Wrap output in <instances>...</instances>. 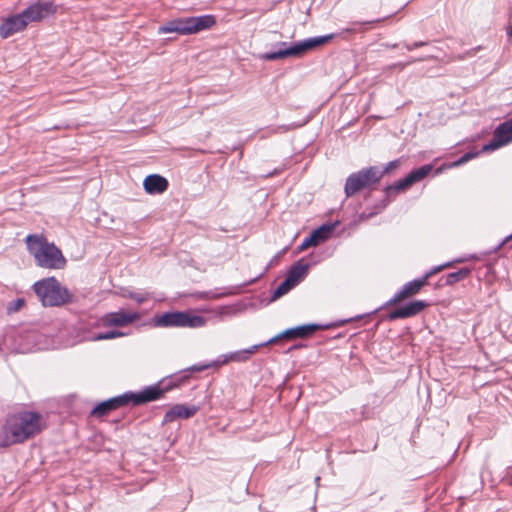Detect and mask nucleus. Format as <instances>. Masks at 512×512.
I'll return each instance as SVG.
<instances>
[{
	"label": "nucleus",
	"instance_id": "nucleus-1",
	"mask_svg": "<svg viewBox=\"0 0 512 512\" xmlns=\"http://www.w3.org/2000/svg\"><path fill=\"white\" fill-rule=\"evenodd\" d=\"M57 12V6L51 1H37L21 13L3 19L0 24V37L7 39L12 35L24 31L31 22H40Z\"/></svg>",
	"mask_w": 512,
	"mask_h": 512
},
{
	"label": "nucleus",
	"instance_id": "nucleus-2",
	"mask_svg": "<svg viewBox=\"0 0 512 512\" xmlns=\"http://www.w3.org/2000/svg\"><path fill=\"white\" fill-rule=\"evenodd\" d=\"M40 419L39 413L30 411L10 415L3 427L5 436L0 445L6 447L33 437L40 432Z\"/></svg>",
	"mask_w": 512,
	"mask_h": 512
},
{
	"label": "nucleus",
	"instance_id": "nucleus-3",
	"mask_svg": "<svg viewBox=\"0 0 512 512\" xmlns=\"http://www.w3.org/2000/svg\"><path fill=\"white\" fill-rule=\"evenodd\" d=\"M26 244L38 266L48 269H62L66 265V259L61 250L53 243H48L43 237L29 234L26 237Z\"/></svg>",
	"mask_w": 512,
	"mask_h": 512
},
{
	"label": "nucleus",
	"instance_id": "nucleus-4",
	"mask_svg": "<svg viewBox=\"0 0 512 512\" xmlns=\"http://www.w3.org/2000/svg\"><path fill=\"white\" fill-rule=\"evenodd\" d=\"M335 36L336 34L331 33L323 36L307 38L290 44L287 42H278L275 45V47H277L276 51L265 52L260 55V59L265 61H276L289 57H301L306 52L327 44L330 40L335 38Z\"/></svg>",
	"mask_w": 512,
	"mask_h": 512
},
{
	"label": "nucleus",
	"instance_id": "nucleus-5",
	"mask_svg": "<svg viewBox=\"0 0 512 512\" xmlns=\"http://www.w3.org/2000/svg\"><path fill=\"white\" fill-rule=\"evenodd\" d=\"M33 288L43 306L56 307L73 301V295L54 277L35 282Z\"/></svg>",
	"mask_w": 512,
	"mask_h": 512
},
{
	"label": "nucleus",
	"instance_id": "nucleus-6",
	"mask_svg": "<svg viewBox=\"0 0 512 512\" xmlns=\"http://www.w3.org/2000/svg\"><path fill=\"white\" fill-rule=\"evenodd\" d=\"M216 23L213 15L181 17L168 21L159 26V34L177 33L179 35H192L210 29Z\"/></svg>",
	"mask_w": 512,
	"mask_h": 512
},
{
	"label": "nucleus",
	"instance_id": "nucleus-7",
	"mask_svg": "<svg viewBox=\"0 0 512 512\" xmlns=\"http://www.w3.org/2000/svg\"><path fill=\"white\" fill-rule=\"evenodd\" d=\"M189 379V375H181L177 377H171L169 381L162 380L157 384L150 385L144 387L139 392H127V397L129 404L133 406H139L142 404H146L148 402H152L158 400L163 397V395L171 391L172 389L179 387L182 383L186 382Z\"/></svg>",
	"mask_w": 512,
	"mask_h": 512
},
{
	"label": "nucleus",
	"instance_id": "nucleus-8",
	"mask_svg": "<svg viewBox=\"0 0 512 512\" xmlns=\"http://www.w3.org/2000/svg\"><path fill=\"white\" fill-rule=\"evenodd\" d=\"M153 322L156 327L201 328L207 324V319L191 311H169L156 315Z\"/></svg>",
	"mask_w": 512,
	"mask_h": 512
},
{
	"label": "nucleus",
	"instance_id": "nucleus-9",
	"mask_svg": "<svg viewBox=\"0 0 512 512\" xmlns=\"http://www.w3.org/2000/svg\"><path fill=\"white\" fill-rule=\"evenodd\" d=\"M382 179V172L378 166L363 168L351 173L345 182L344 192L347 198L354 196L362 190L377 184Z\"/></svg>",
	"mask_w": 512,
	"mask_h": 512
},
{
	"label": "nucleus",
	"instance_id": "nucleus-10",
	"mask_svg": "<svg viewBox=\"0 0 512 512\" xmlns=\"http://www.w3.org/2000/svg\"><path fill=\"white\" fill-rule=\"evenodd\" d=\"M432 169L433 166L431 164L422 165L410 171L404 178L386 186L384 189L385 197L381 201L380 209L386 208V206L391 202V197L399 192L408 190L413 184L424 179Z\"/></svg>",
	"mask_w": 512,
	"mask_h": 512
},
{
	"label": "nucleus",
	"instance_id": "nucleus-11",
	"mask_svg": "<svg viewBox=\"0 0 512 512\" xmlns=\"http://www.w3.org/2000/svg\"><path fill=\"white\" fill-rule=\"evenodd\" d=\"M265 342L256 344L251 346L250 348L231 352L229 354H223L218 357L217 360L213 361L212 363L206 364V365H193L187 371L191 372H200L203 370H206L211 367H220L224 364H227L228 362H246L249 360L250 356L253 355L255 352L258 351L260 347H264Z\"/></svg>",
	"mask_w": 512,
	"mask_h": 512
},
{
	"label": "nucleus",
	"instance_id": "nucleus-12",
	"mask_svg": "<svg viewBox=\"0 0 512 512\" xmlns=\"http://www.w3.org/2000/svg\"><path fill=\"white\" fill-rule=\"evenodd\" d=\"M331 325L321 326L318 324H305L297 327L286 329L278 335L265 341V345H271L279 342L280 340H294L298 338H306L313 335L317 330L328 329Z\"/></svg>",
	"mask_w": 512,
	"mask_h": 512
},
{
	"label": "nucleus",
	"instance_id": "nucleus-13",
	"mask_svg": "<svg viewBox=\"0 0 512 512\" xmlns=\"http://www.w3.org/2000/svg\"><path fill=\"white\" fill-rule=\"evenodd\" d=\"M512 141V118L499 124L494 130L492 140L483 146V151H493Z\"/></svg>",
	"mask_w": 512,
	"mask_h": 512
},
{
	"label": "nucleus",
	"instance_id": "nucleus-14",
	"mask_svg": "<svg viewBox=\"0 0 512 512\" xmlns=\"http://www.w3.org/2000/svg\"><path fill=\"white\" fill-rule=\"evenodd\" d=\"M428 306L429 303L424 300H413L390 311L387 314L386 319L389 321H395L397 319L410 318L418 315Z\"/></svg>",
	"mask_w": 512,
	"mask_h": 512
},
{
	"label": "nucleus",
	"instance_id": "nucleus-15",
	"mask_svg": "<svg viewBox=\"0 0 512 512\" xmlns=\"http://www.w3.org/2000/svg\"><path fill=\"white\" fill-rule=\"evenodd\" d=\"M425 280L417 278L404 284L401 289L389 299L382 308L387 306H393L407 298H410L420 292V290L426 286Z\"/></svg>",
	"mask_w": 512,
	"mask_h": 512
},
{
	"label": "nucleus",
	"instance_id": "nucleus-16",
	"mask_svg": "<svg viewBox=\"0 0 512 512\" xmlns=\"http://www.w3.org/2000/svg\"><path fill=\"white\" fill-rule=\"evenodd\" d=\"M129 405L127 392L98 403L90 412L91 416L101 418L120 407Z\"/></svg>",
	"mask_w": 512,
	"mask_h": 512
},
{
	"label": "nucleus",
	"instance_id": "nucleus-17",
	"mask_svg": "<svg viewBox=\"0 0 512 512\" xmlns=\"http://www.w3.org/2000/svg\"><path fill=\"white\" fill-rule=\"evenodd\" d=\"M334 228L335 224H323L320 227L314 229L310 235L303 240L299 246V250L303 251L309 247H315L325 242L331 237Z\"/></svg>",
	"mask_w": 512,
	"mask_h": 512
},
{
	"label": "nucleus",
	"instance_id": "nucleus-18",
	"mask_svg": "<svg viewBox=\"0 0 512 512\" xmlns=\"http://www.w3.org/2000/svg\"><path fill=\"white\" fill-rule=\"evenodd\" d=\"M139 318L140 315L137 312H126L124 310H119L116 312L106 313L102 317V323L106 327H124L133 323Z\"/></svg>",
	"mask_w": 512,
	"mask_h": 512
},
{
	"label": "nucleus",
	"instance_id": "nucleus-19",
	"mask_svg": "<svg viewBox=\"0 0 512 512\" xmlns=\"http://www.w3.org/2000/svg\"><path fill=\"white\" fill-rule=\"evenodd\" d=\"M198 411L195 405L175 404L164 415L163 424L171 423L178 418L189 419Z\"/></svg>",
	"mask_w": 512,
	"mask_h": 512
},
{
	"label": "nucleus",
	"instance_id": "nucleus-20",
	"mask_svg": "<svg viewBox=\"0 0 512 512\" xmlns=\"http://www.w3.org/2000/svg\"><path fill=\"white\" fill-rule=\"evenodd\" d=\"M168 186V180L159 174L148 175L143 181V188L145 192L151 195L165 192Z\"/></svg>",
	"mask_w": 512,
	"mask_h": 512
},
{
	"label": "nucleus",
	"instance_id": "nucleus-21",
	"mask_svg": "<svg viewBox=\"0 0 512 512\" xmlns=\"http://www.w3.org/2000/svg\"><path fill=\"white\" fill-rule=\"evenodd\" d=\"M308 268L309 264L303 263L302 260H299L289 268L286 278L295 287L305 278Z\"/></svg>",
	"mask_w": 512,
	"mask_h": 512
},
{
	"label": "nucleus",
	"instance_id": "nucleus-22",
	"mask_svg": "<svg viewBox=\"0 0 512 512\" xmlns=\"http://www.w3.org/2000/svg\"><path fill=\"white\" fill-rule=\"evenodd\" d=\"M471 274L468 267L460 268L458 271L451 272L446 275L445 285H454L455 283L466 279Z\"/></svg>",
	"mask_w": 512,
	"mask_h": 512
},
{
	"label": "nucleus",
	"instance_id": "nucleus-23",
	"mask_svg": "<svg viewBox=\"0 0 512 512\" xmlns=\"http://www.w3.org/2000/svg\"><path fill=\"white\" fill-rule=\"evenodd\" d=\"M384 19L385 18H382V19L379 18V19H374V20H369V21H355V22H352L349 27L343 29L341 33L361 32V31H364L367 26L375 24V23H379Z\"/></svg>",
	"mask_w": 512,
	"mask_h": 512
},
{
	"label": "nucleus",
	"instance_id": "nucleus-24",
	"mask_svg": "<svg viewBox=\"0 0 512 512\" xmlns=\"http://www.w3.org/2000/svg\"><path fill=\"white\" fill-rule=\"evenodd\" d=\"M294 288V285L285 277V279L277 286V288L273 291L271 300L275 301L285 294H287L290 290Z\"/></svg>",
	"mask_w": 512,
	"mask_h": 512
},
{
	"label": "nucleus",
	"instance_id": "nucleus-25",
	"mask_svg": "<svg viewBox=\"0 0 512 512\" xmlns=\"http://www.w3.org/2000/svg\"><path fill=\"white\" fill-rule=\"evenodd\" d=\"M124 335L125 334L123 332H120L118 330H111V331L101 332V333H97V334L93 335L92 340L93 341L110 340V339H114L117 337H122Z\"/></svg>",
	"mask_w": 512,
	"mask_h": 512
},
{
	"label": "nucleus",
	"instance_id": "nucleus-26",
	"mask_svg": "<svg viewBox=\"0 0 512 512\" xmlns=\"http://www.w3.org/2000/svg\"><path fill=\"white\" fill-rule=\"evenodd\" d=\"M452 266L451 262L444 263L442 265L434 266L429 271H427L421 278L425 280V283L428 284V280L435 274L441 272L443 269Z\"/></svg>",
	"mask_w": 512,
	"mask_h": 512
},
{
	"label": "nucleus",
	"instance_id": "nucleus-27",
	"mask_svg": "<svg viewBox=\"0 0 512 512\" xmlns=\"http://www.w3.org/2000/svg\"><path fill=\"white\" fill-rule=\"evenodd\" d=\"M127 297L142 304L150 298V294L148 292H129Z\"/></svg>",
	"mask_w": 512,
	"mask_h": 512
},
{
	"label": "nucleus",
	"instance_id": "nucleus-28",
	"mask_svg": "<svg viewBox=\"0 0 512 512\" xmlns=\"http://www.w3.org/2000/svg\"><path fill=\"white\" fill-rule=\"evenodd\" d=\"M478 154H479V152L468 151V152L464 153L459 159H457L453 163V166L463 165L466 162H468V161L472 160L473 158L477 157Z\"/></svg>",
	"mask_w": 512,
	"mask_h": 512
},
{
	"label": "nucleus",
	"instance_id": "nucleus-29",
	"mask_svg": "<svg viewBox=\"0 0 512 512\" xmlns=\"http://www.w3.org/2000/svg\"><path fill=\"white\" fill-rule=\"evenodd\" d=\"M25 305V301L23 298H17L16 300L11 301L7 306L8 313H14L19 311Z\"/></svg>",
	"mask_w": 512,
	"mask_h": 512
},
{
	"label": "nucleus",
	"instance_id": "nucleus-30",
	"mask_svg": "<svg viewBox=\"0 0 512 512\" xmlns=\"http://www.w3.org/2000/svg\"><path fill=\"white\" fill-rule=\"evenodd\" d=\"M508 247L512 249V233L506 236L493 250V252H498L502 247Z\"/></svg>",
	"mask_w": 512,
	"mask_h": 512
},
{
	"label": "nucleus",
	"instance_id": "nucleus-31",
	"mask_svg": "<svg viewBox=\"0 0 512 512\" xmlns=\"http://www.w3.org/2000/svg\"><path fill=\"white\" fill-rule=\"evenodd\" d=\"M428 45V42L427 41H416L412 44H409V43H406L404 42L403 43V46L408 50V51H412L414 49H417V48H420V47H423V46H426Z\"/></svg>",
	"mask_w": 512,
	"mask_h": 512
},
{
	"label": "nucleus",
	"instance_id": "nucleus-32",
	"mask_svg": "<svg viewBox=\"0 0 512 512\" xmlns=\"http://www.w3.org/2000/svg\"><path fill=\"white\" fill-rule=\"evenodd\" d=\"M398 163V160H394L390 161L383 169L379 167V172H382V177L392 169L396 168L398 166Z\"/></svg>",
	"mask_w": 512,
	"mask_h": 512
},
{
	"label": "nucleus",
	"instance_id": "nucleus-33",
	"mask_svg": "<svg viewBox=\"0 0 512 512\" xmlns=\"http://www.w3.org/2000/svg\"><path fill=\"white\" fill-rule=\"evenodd\" d=\"M271 265H272V261L265 267L264 271L261 274H259L254 279H251L250 281L244 283L240 287H246L248 285H251V284L255 283L260 277H262L270 269Z\"/></svg>",
	"mask_w": 512,
	"mask_h": 512
},
{
	"label": "nucleus",
	"instance_id": "nucleus-34",
	"mask_svg": "<svg viewBox=\"0 0 512 512\" xmlns=\"http://www.w3.org/2000/svg\"><path fill=\"white\" fill-rule=\"evenodd\" d=\"M234 293H235V291H229V292H226V293L215 295L214 297H221V296H226V295H232Z\"/></svg>",
	"mask_w": 512,
	"mask_h": 512
},
{
	"label": "nucleus",
	"instance_id": "nucleus-35",
	"mask_svg": "<svg viewBox=\"0 0 512 512\" xmlns=\"http://www.w3.org/2000/svg\"><path fill=\"white\" fill-rule=\"evenodd\" d=\"M507 34L512 37V24L509 26L508 30H507Z\"/></svg>",
	"mask_w": 512,
	"mask_h": 512
},
{
	"label": "nucleus",
	"instance_id": "nucleus-36",
	"mask_svg": "<svg viewBox=\"0 0 512 512\" xmlns=\"http://www.w3.org/2000/svg\"><path fill=\"white\" fill-rule=\"evenodd\" d=\"M414 61H415V60H410V61L408 62V64L413 63ZM399 65H400L401 67H405V66L407 65V63H406V64H399Z\"/></svg>",
	"mask_w": 512,
	"mask_h": 512
},
{
	"label": "nucleus",
	"instance_id": "nucleus-37",
	"mask_svg": "<svg viewBox=\"0 0 512 512\" xmlns=\"http://www.w3.org/2000/svg\"><path fill=\"white\" fill-rule=\"evenodd\" d=\"M274 174H276V171H274L273 173H268V174L266 175V177L272 176V175H274Z\"/></svg>",
	"mask_w": 512,
	"mask_h": 512
}]
</instances>
